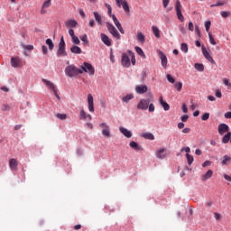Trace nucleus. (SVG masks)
<instances>
[{
    "label": "nucleus",
    "instance_id": "obj_1",
    "mask_svg": "<svg viewBox=\"0 0 231 231\" xmlns=\"http://www.w3.org/2000/svg\"><path fill=\"white\" fill-rule=\"evenodd\" d=\"M131 63L133 66L136 65V56L134 55V52H133L131 50H128L126 53H122L121 65L123 68H129Z\"/></svg>",
    "mask_w": 231,
    "mask_h": 231
},
{
    "label": "nucleus",
    "instance_id": "obj_2",
    "mask_svg": "<svg viewBox=\"0 0 231 231\" xmlns=\"http://www.w3.org/2000/svg\"><path fill=\"white\" fill-rule=\"evenodd\" d=\"M57 57H68V52L66 51V42H64V36H62L58 43V50L56 52Z\"/></svg>",
    "mask_w": 231,
    "mask_h": 231
},
{
    "label": "nucleus",
    "instance_id": "obj_3",
    "mask_svg": "<svg viewBox=\"0 0 231 231\" xmlns=\"http://www.w3.org/2000/svg\"><path fill=\"white\" fill-rule=\"evenodd\" d=\"M79 75H82V73H88L90 77H93L95 75V67L91 65V63L88 62H83L79 69Z\"/></svg>",
    "mask_w": 231,
    "mask_h": 231
},
{
    "label": "nucleus",
    "instance_id": "obj_4",
    "mask_svg": "<svg viewBox=\"0 0 231 231\" xmlns=\"http://www.w3.org/2000/svg\"><path fill=\"white\" fill-rule=\"evenodd\" d=\"M82 71L80 69L75 67V65H69L65 68V75L72 79V77H77V75H80Z\"/></svg>",
    "mask_w": 231,
    "mask_h": 231
},
{
    "label": "nucleus",
    "instance_id": "obj_5",
    "mask_svg": "<svg viewBox=\"0 0 231 231\" xmlns=\"http://www.w3.org/2000/svg\"><path fill=\"white\" fill-rule=\"evenodd\" d=\"M42 82H43V84L46 85V88H48L50 91H52V93L54 94L56 98H58V100H60V96H59V91L57 90V87H55V84H53V82L46 79H42Z\"/></svg>",
    "mask_w": 231,
    "mask_h": 231
},
{
    "label": "nucleus",
    "instance_id": "obj_6",
    "mask_svg": "<svg viewBox=\"0 0 231 231\" xmlns=\"http://www.w3.org/2000/svg\"><path fill=\"white\" fill-rule=\"evenodd\" d=\"M106 28L114 39H116V41H120V39H122L120 32H118V30L115 25H113V23L106 22Z\"/></svg>",
    "mask_w": 231,
    "mask_h": 231
},
{
    "label": "nucleus",
    "instance_id": "obj_7",
    "mask_svg": "<svg viewBox=\"0 0 231 231\" xmlns=\"http://www.w3.org/2000/svg\"><path fill=\"white\" fill-rule=\"evenodd\" d=\"M181 8H182L181 2H180V0H177L175 3V12H176L177 19H179L180 23H183L185 21V16H183Z\"/></svg>",
    "mask_w": 231,
    "mask_h": 231
},
{
    "label": "nucleus",
    "instance_id": "obj_8",
    "mask_svg": "<svg viewBox=\"0 0 231 231\" xmlns=\"http://www.w3.org/2000/svg\"><path fill=\"white\" fill-rule=\"evenodd\" d=\"M149 104H151V100L142 98L138 102L136 108L139 109V111H147V109L149 108Z\"/></svg>",
    "mask_w": 231,
    "mask_h": 231
},
{
    "label": "nucleus",
    "instance_id": "obj_9",
    "mask_svg": "<svg viewBox=\"0 0 231 231\" xmlns=\"http://www.w3.org/2000/svg\"><path fill=\"white\" fill-rule=\"evenodd\" d=\"M10 62L12 68H21L23 66V60L19 56H13Z\"/></svg>",
    "mask_w": 231,
    "mask_h": 231
},
{
    "label": "nucleus",
    "instance_id": "obj_10",
    "mask_svg": "<svg viewBox=\"0 0 231 231\" xmlns=\"http://www.w3.org/2000/svg\"><path fill=\"white\" fill-rule=\"evenodd\" d=\"M157 53H158L159 58L161 60V64H162V68L164 69H167V62H168L167 55H165V53L161 50L157 51Z\"/></svg>",
    "mask_w": 231,
    "mask_h": 231
},
{
    "label": "nucleus",
    "instance_id": "obj_11",
    "mask_svg": "<svg viewBox=\"0 0 231 231\" xmlns=\"http://www.w3.org/2000/svg\"><path fill=\"white\" fill-rule=\"evenodd\" d=\"M134 91L135 93H137V95H143L147 93V91H149V88L147 87V85H136L134 88Z\"/></svg>",
    "mask_w": 231,
    "mask_h": 231
},
{
    "label": "nucleus",
    "instance_id": "obj_12",
    "mask_svg": "<svg viewBox=\"0 0 231 231\" xmlns=\"http://www.w3.org/2000/svg\"><path fill=\"white\" fill-rule=\"evenodd\" d=\"M116 5L118 8H123L125 12L129 13V5L127 4V1L125 0H116Z\"/></svg>",
    "mask_w": 231,
    "mask_h": 231
},
{
    "label": "nucleus",
    "instance_id": "obj_13",
    "mask_svg": "<svg viewBox=\"0 0 231 231\" xmlns=\"http://www.w3.org/2000/svg\"><path fill=\"white\" fill-rule=\"evenodd\" d=\"M202 53L205 59H207L208 62H210V64H214L216 66V60H214V58H212V55H210V52L207 51V48H205V46H202Z\"/></svg>",
    "mask_w": 231,
    "mask_h": 231
},
{
    "label": "nucleus",
    "instance_id": "obj_14",
    "mask_svg": "<svg viewBox=\"0 0 231 231\" xmlns=\"http://www.w3.org/2000/svg\"><path fill=\"white\" fill-rule=\"evenodd\" d=\"M88 106L89 113H95V102L91 94L88 95Z\"/></svg>",
    "mask_w": 231,
    "mask_h": 231
},
{
    "label": "nucleus",
    "instance_id": "obj_15",
    "mask_svg": "<svg viewBox=\"0 0 231 231\" xmlns=\"http://www.w3.org/2000/svg\"><path fill=\"white\" fill-rule=\"evenodd\" d=\"M101 41L105 44V46H111L113 44V40L107 36V34L102 32L100 34Z\"/></svg>",
    "mask_w": 231,
    "mask_h": 231
},
{
    "label": "nucleus",
    "instance_id": "obj_16",
    "mask_svg": "<svg viewBox=\"0 0 231 231\" xmlns=\"http://www.w3.org/2000/svg\"><path fill=\"white\" fill-rule=\"evenodd\" d=\"M69 35L71 37V42L74 45L80 44V39H79L78 36L75 35V31L73 29L69 30Z\"/></svg>",
    "mask_w": 231,
    "mask_h": 231
},
{
    "label": "nucleus",
    "instance_id": "obj_17",
    "mask_svg": "<svg viewBox=\"0 0 231 231\" xmlns=\"http://www.w3.org/2000/svg\"><path fill=\"white\" fill-rule=\"evenodd\" d=\"M228 131H230V127L228 126V125L222 123L218 125V134L221 136H223L225 133H228Z\"/></svg>",
    "mask_w": 231,
    "mask_h": 231
},
{
    "label": "nucleus",
    "instance_id": "obj_18",
    "mask_svg": "<svg viewBox=\"0 0 231 231\" xmlns=\"http://www.w3.org/2000/svg\"><path fill=\"white\" fill-rule=\"evenodd\" d=\"M119 131L125 138H133V132H131L129 129L120 126Z\"/></svg>",
    "mask_w": 231,
    "mask_h": 231
},
{
    "label": "nucleus",
    "instance_id": "obj_19",
    "mask_svg": "<svg viewBox=\"0 0 231 231\" xmlns=\"http://www.w3.org/2000/svg\"><path fill=\"white\" fill-rule=\"evenodd\" d=\"M166 149L165 148H160L156 151L155 155L156 158L159 160H164V158H167V153H165Z\"/></svg>",
    "mask_w": 231,
    "mask_h": 231
},
{
    "label": "nucleus",
    "instance_id": "obj_20",
    "mask_svg": "<svg viewBox=\"0 0 231 231\" xmlns=\"http://www.w3.org/2000/svg\"><path fill=\"white\" fill-rule=\"evenodd\" d=\"M51 6V0L44 1L41 9L42 15H44V14H47L46 8H50Z\"/></svg>",
    "mask_w": 231,
    "mask_h": 231
},
{
    "label": "nucleus",
    "instance_id": "obj_21",
    "mask_svg": "<svg viewBox=\"0 0 231 231\" xmlns=\"http://www.w3.org/2000/svg\"><path fill=\"white\" fill-rule=\"evenodd\" d=\"M159 104L162 106L164 111H169V109H171V106H169L167 102L163 100V97H159Z\"/></svg>",
    "mask_w": 231,
    "mask_h": 231
},
{
    "label": "nucleus",
    "instance_id": "obj_22",
    "mask_svg": "<svg viewBox=\"0 0 231 231\" xmlns=\"http://www.w3.org/2000/svg\"><path fill=\"white\" fill-rule=\"evenodd\" d=\"M129 146L131 147V149H134V151H142L143 150L142 146H140V144H138V143H136L134 141H131L129 143Z\"/></svg>",
    "mask_w": 231,
    "mask_h": 231
},
{
    "label": "nucleus",
    "instance_id": "obj_23",
    "mask_svg": "<svg viewBox=\"0 0 231 231\" xmlns=\"http://www.w3.org/2000/svg\"><path fill=\"white\" fill-rule=\"evenodd\" d=\"M142 138H144V140H154V134L150 132H144L141 134Z\"/></svg>",
    "mask_w": 231,
    "mask_h": 231
},
{
    "label": "nucleus",
    "instance_id": "obj_24",
    "mask_svg": "<svg viewBox=\"0 0 231 231\" xmlns=\"http://www.w3.org/2000/svg\"><path fill=\"white\" fill-rule=\"evenodd\" d=\"M212 174H214V171L212 170H208L204 175H202L201 180L207 181V180H210V178H212Z\"/></svg>",
    "mask_w": 231,
    "mask_h": 231
},
{
    "label": "nucleus",
    "instance_id": "obj_25",
    "mask_svg": "<svg viewBox=\"0 0 231 231\" xmlns=\"http://www.w3.org/2000/svg\"><path fill=\"white\" fill-rule=\"evenodd\" d=\"M17 165H19V164H18L16 159H11L9 161V167H10L11 171H17Z\"/></svg>",
    "mask_w": 231,
    "mask_h": 231
},
{
    "label": "nucleus",
    "instance_id": "obj_26",
    "mask_svg": "<svg viewBox=\"0 0 231 231\" xmlns=\"http://www.w3.org/2000/svg\"><path fill=\"white\" fill-rule=\"evenodd\" d=\"M70 51H71V53H74L75 55H80V53H82V49H80V47H79L78 45H73L70 48Z\"/></svg>",
    "mask_w": 231,
    "mask_h": 231
},
{
    "label": "nucleus",
    "instance_id": "obj_27",
    "mask_svg": "<svg viewBox=\"0 0 231 231\" xmlns=\"http://www.w3.org/2000/svg\"><path fill=\"white\" fill-rule=\"evenodd\" d=\"M94 19L97 23V24L102 25V15L98 14V12H93Z\"/></svg>",
    "mask_w": 231,
    "mask_h": 231
},
{
    "label": "nucleus",
    "instance_id": "obj_28",
    "mask_svg": "<svg viewBox=\"0 0 231 231\" xmlns=\"http://www.w3.org/2000/svg\"><path fill=\"white\" fill-rule=\"evenodd\" d=\"M152 32L154 37H156V39H160L161 34H160V28H158V26L152 25Z\"/></svg>",
    "mask_w": 231,
    "mask_h": 231
},
{
    "label": "nucleus",
    "instance_id": "obj_29",
    "mask_svg": "<svg viewBox=\"0 0 231 231\" xmlns=\"http://www.w3.org/2000/svg\"><path fill=\"white\" fill-rule=\"evenodd\" d=\"M77 24H79V23H77L76 20H69L66 22L67 28H77Z\"/></svg>",
    "mask_w": 231,
    "mask_h": 231
},
{
    "label": "nucleus",
    "instance_id": "obj_30",
    "mask_svg": "<svg viewBox=\"0 0 231 231\" xmlns=\"http://www.w3.org/2000/svg\"><path fill=\"white\" fill-rule=\"evenodd\" d=\"M136 39L138 42H141V44H143V42H145V35L143 34L142 32H137Z\"/></svg>",
    "mask_w": 231,
    "mask_h": 231
},
{
    "label": "nucleus",
    "instance_id": "obj_31",
    "mask_svg": "<svg viewBox=\"0 0 231 231\" xmlns=\"http://www.w3.org/2000/svg\"><path fill=\"white\" fill-rule=\"evenodd\" d=\"M134 50L137 54H139L140 57L143 59H146L145 52H143V50L140 48L139 46L134 47Z\"/></svg>",
    "mask_w": 231,
    "mask_h": 231
},
{
    "label": "nucleus",
    "instance_id": "obj_32",
    "mask_svg": "<svg viewBox=\"0 0 231 231\" xmlns=\"http://www.w3.org/2000/svg\"><path fill=\"white\" fill-rule=\"evenodd\" d=\"M222 165H228L231 163V157L228 155H224L222 162H221Z\"/></svg>",
    "mask_w": 231,
    "mask_h": 231
},
{
    "label": "nucleus",
    "instance_id": "obj_33",
    "mask_svg": "<svg viewBox=\"0 0 231 231\" xmlns=\"http://www.w3.org/2000/svg\"><path fill=\"white\" fill-rule=\"evenodd\" d=\"M231 138V132H227L222 138V143H228Z\"/></svg>",
    "mask_w": 231,
    "mask_h": 231
},
{
    "label": "nucleus",
    "instance_id": "obj_34",
    "mask_svg": "<svg viewBox=\"0 0 231 231\" xmlns=\"http://www.w3.org/2000/svg\"><path fill=\"white\" fill-rule=\"evenodd\" d=\"M134 98V95L128 94L122 97L123 102H125V104L129 103L130 100H133Z\"/></svg>",
    "mask_w": 231,
    "mask_h": 231
},
{
    "label": "nucleus",
    "instance_id": "obj_35",
    "mask_svg": "<svg viewBox=\"0 0 231 231\" xmlns=\"http://www.w3.org/2000/svg\"><path fill=\"white\" fill-rule=\"evenodd\" d=\"M45 43L51 51L55 48V43H53V41L50 38L45 41Z\"/></svg>",
    "mask_w": 231,
    "mask_h": 231
},
{
    "label": "nucleus",
    "instance_id": "obj_36",
    "mask_svg": "<svg viewBox=\"0 0 231 231\" xmlns=\"http://www.w3.org/2000/svg\"><path fill=\"white\" fill-rule=\"evenodd\" d=\"M111 19L114 21V24L116 26V28L122 26V23H120V21H118V18H116V15L110 14Z\"/></svg>",
    "mask_w": 231,
    "mask_h": 231
},
{
    "label": "nucleus",
    "instance_id": "obj_37",
    "mask_svg": "<svg viewBox=\"0 0 231 231\" xmlns=\"http://www.w3.org/2000/svg\"><path fill=\"white\" fill-rule=\"evenodd\" d=\"M80 41L83 42L84 46H88L89 44V40L88 39V34H83L79 37Z\"/></svg>",
    "mask_w": 231,
    "mask_h": 231
},
{
    "label": "nucleus",
    "instance_id": "obj_38",
    "mask_svg": "<svg viewBox=\"0 0 231 231\" xmlns=\"http://www.w3.org/2000/svg\"><path fill=\"white\" fill-rule=\"evenodd\" d=\"M194 68L195 69H197V71H205V66L203 65V63H195Z\"/></svg>",
    "mask_w": 231,
    "mask_h": 231
},
{
    "label": "nucleus",
    "instance_id": "obj_39",
    "mask_svg": "<svg viewBox=\"0 0 231 231\" xmlns=\"http://www.w3.org/2000/svg\"><path fill=\"white\" fill-rule=\"evenodd\" d=\"M102 134L106 138H109V136H111V129L110 128H103L102 129Z\"/></svg>",
    "mask_w": 231,
    "mask_h": 231
},
{
    "label": "nucleus",
    "instance_id": "obj_40",
    "mask_svg": "<svg viewBox=\"0 0 231 231\" xmlns=\"http://www.w3.org/2000/svg\"><path fill=\"white\" fill-rule=\"evenodd\" d=\"M226 3L225 1L222 0H217L216 4H213L210 5V8H216L217 6H225Z\"/></svg>",
    "mask_w": 231,
    "mask_h": 231
},
{
    "label": "nucleus",
    "instance_id": "obj_41",
    "mask_svg": "<svg viewBox=\"0 0 231 231\" xmlns=\"http://www.w3.org/2000/svg\"><path fill=\"white\" fill-rule=\"evenodd\" d=\"M88 113H86V111L84 110V109H81L80 111H79V118L81 119V120H88Z\"/></svg>",
    "mask_w": 231,
    "mask_h": 231
},
{
    "label": "nucleus",
    "instance_id": "obj_42",
    "mask_svg": "<svg viewBox=\"0 0 231 231\" xmlns=\"http://www.w3.org/2000/svg\"><path fill=\"white\" fill-rule=\"evenodd\" d=\"M212 25V22H210V20H207L205 23H204V26L206 28V32L207 33H210V26Z\"/></svg>",
    "mask_w": 231,
    "mask_h": 231
},
{
    "label": "nucleus",
    "instance_id": "obj_43",
    "mask_svg": "<svg viewBox=\"0 0 231 231\" xmlns=\"http://www.w3.org/2000/svg\"><path fill=\"white\" fill-rule=\"evenodd\" d=\"M186 160L188 162V165H192V163L194 162V156L186 153Z\"/></svg>",
    "mask_w": 231,
    "mask_h": 231
},
{
    "label": "nucleus",
    "instance_id": "obj_44",
    "mask_svg": "<svg viewBox=\"0 0 231 231\" xmlns=\"http://www.w3.org/2000/svg\"><path fill=\"white\" fill-rule=\"evenodd\" d=\"M180 50L183 53H189V45L187 43H181Z\"/></svg>",
    "mask_w": 231,
    "mask_h": 231
},
{
    "label": "nucleus",
    "instance_id": "obj_45",
    "mask_svg": "<svg viewBox=\"0 0 231 231\" xmlns=\"http://www.w3.org/2000/svg\"><path fill=\"white\" fill-rule=\"evenodd\" d=\"M105 6L106 8H107L108 16L110 17L111 15H113V8L111 7V5L106 3Z\"/></svg>",
    "mask_w": 231,
    "mask_h": 231
},
{
    "label": "nucleus",
    "instance_id": "obj_46",
    "mask_svg": "<svg viewBox=\"0 0 231 231\" xmlns=\"http://www.w3.org/2000/svg\"><path fill=\"white\" fill-rule=\"evenodd\" d=\"M220 15H221V17H223V19H226V17L230 16V12L229 11H221Z\"/></svg>",
    "mask_w": 231,
    "mask_h": 231
},
{
    "label": "nucleus",
    "instance_id": "obj_47",
    "mask_svg": "<svg viewBox=\"0 0 231 231\" xmlns=\"http://www.w3.org/2000/svg\"><path fill=\"white\" fill-rule=\"evenodd\" d=\"M166 79L170 84H174L176 82V79H174L171 74H167Z\"/></svg>",
    "mask_w": 231,
    "mask_h": 231
},
{
    "label": "nucleus",
    "instance_id": "obj_48",
    "mask_svg": "<svg viewBox=\"0 0 231 231\" xmlns=\"http://www.w3.org/2000/svg\"><path fill=\"white\" fill-rule=\"evenodd\" d=\"M174 86L179 92L183 88V83L181 81L175 83Z\"/></svg>",
    "mask_w": 231,
    "mask_h": 231
},
{
    "label": "nucleus",
    "instance_id": "obj_49",
    "mask_svg": "<svg viewBox=\"0 0 231 231\" xmlns=\"http://www.w3.org/2000/svg\"><path fill=\"white\" fill-rule=\"evenodd\" d=\"M208 37L210 44H212V46H216V44L217 43L216 42V40H214V36H212L210 32H208Z\"/></svg>",
    "mask_w": 231,
    "mask_h": 231
},
{
    "label": "nucleus",
    "instance_id": "obj_50",
    "mask_svg": "<svg viewBox=\"0 0 231 231\" xmlns=\"http://www.w3.org/2000/svg\"><path fill=\"white\" fill-rule=\"evenodd\" d=\"M56 116L59 118V120H66V118H68L66 114H57Z\"/></svg>",
    "mask_w": 231,
    "mask_h": 231
},
{
    "label": "nucleus",
    "instance_id": "obj_51",
    "mask_svg": "<svg viewBox=\"0 0 231 231\" xmlns=\"http://www.w3.org/2000/svg\"><path fill=\"white\" fill-rule=\"evenodd\" d=\"M155 106H154V104H152V103H149V105H148V110H149V112L150 113H154V111H155Z\"/></svg>",
    "mask_w": 231,
    "mask_h": 231
},
{
    "label": "nucleus",
    "instance_id": "obj_52",
    "mask_svg": "<svg viewBox=\"0 0 231 231\" xmlns=\"http://www.w3.org/2000/svg\"><path fill=\"white\" fill-rule=\"evenodd\" d=\"M208 118H210V113H205L201 116V120H203L204 122L208 120Z\"/></svg>",
    "mask_w": 231,
    "mask_h": 231
},
{
    "label": "nucleus",
    "instance_id": "obj_53",
    "mask_svg": "<svg viewBox=\"0 0 231 231\" xmlns=\"http://www.w3.org/2000/svg\"><path fill=\"white\" fill-rule=\"evenodd\" d=\"M24 51H32L33 50V45H23Z\"/></svg>",
    "mask_w": 231,
    "mask_h": 231
},
{
    "label": "nucleus",
    "instance_id": "obj_54",
    "mask_svg": "<svg viewBox=\"0 0 231 231\" xmlns=\"http://www.w3.org/2000/svg\"><path fill=\"white\" fill-rule=\"evenodd\" d=\"M180 152H187V154H189V152H190V147L186 146L180 149Z\"/></svg>",
    "mask_w": 231,
    "mask_h": 231
},
{
    "label": "nucleus",
    "instance_id": "obj_55",
    "mask_svg": "<svg viewBox=\"0 0 231 231\" xmlns=\"http://www.w3.org/2000/svg\"><path fill=\"white\" fill-rule=\"evenodd\" d=\"M223 84H224V86H226L227 88H231V83L228 80V79H223Z\"/></svg>",
    "mask_w": 231,
    "mask_h": 231
},
{
    "label": "nucleus",
    "instance_id": "obj_56",
    "mask_svg": "<svg viewBox=\"0 0 231 231\" xmlns=\"http://www.w3.org/2000/svg\"><path fill=\"white\" fill-rule=\"evenodd\" d=\"M212 165V162L210 161H206L202 163V167L205 168V167H210Z\"/></svg>",
    "mask_w": 231,
    "mask_h": 231
},
{
    "label": "nucleus",
    "instance_id": "obj_57",
    "mask_svg": "<svg viewBox=\"0 0 231 231\" xmlns=\"http://www.w3.org/2000/svg\"><path fill=\"white\" fill-rule=\"evenodd\" d=\"M215 95H216L217 98H221V97H223V94L221 93V90H219V89L216 90Z\"/></svg>",
    "mask_w": 231,
    "mask_h": 231
},
{
    "label": "nucleus",
    "instance_id": "obj_58",
    "mask_svg": "<svg viewBox=\"0 0 231 231\" xmlns=\"http://www.w3.org/2000/svg\"><path fill=\"white\" fill-rule=\"evenodd\" d=\"M42 51L43 55H48V47H46L45 45H42Z\"/></svg>",
    "mask_w": 231,
    "mask_h": 231
},
{
    "label": "nucleus",
    "instance_id": "obj_59",
    "mask_svg": "<svg viewBox=\"0 0 231 231\" xmlns=\"http://www.w3.org/2000/svg\"><path fill=\"white\" fill-rule=\"evenodd\" d=\"M110 60L112 64H115V54H113V50L110 51Z\"/></svg>",
    "mask_w": 231,
    "mask_h": 231
},
{
    "label": "nucleus",
    "instance_id": "obj_60",
    "mask_svg": "<svg viewBox=\"0 0 231 231\" xmlns=\"http://www.w3.org/2000/svg\"><path fill=\"white\" fill-rule=\"evenodd\" d=\"M188 28H189V32H194V23L192 22H189Z\"/></svg>",
    "mask_w": 231,
    "mask_h": 231
},
{
    "label": "nucleus",
    "instance_id": "obj_61",
    "mask_svg": "<svg viewBox=\"0 0 231 231\" xmlns=\"http://www.w3.org/2000/svg\"><path fill=\"white\" fill-rule=\"evenodd\" d=\"M99 127H101L102 129H108L109 125H107L106 123H101L99 124Z\"/></svg>",
    "mask_w": 231,
    "mask_h": 231
},
{
    "label": "nucleus",
    "instance_id": "obj_62",
    "mask_svg": "<svg viewBox=\"0 0 231 231\" xmlns=\"http://www.w3.org/2000/svg\"><path fill=\"white\" fill-rule=\"evenodd\" d=\"M181 122H187V120H189V116L188 115H184L180 117Z\"/></svg>",
    "mask_w": 231,
    "mask_h": 231
},
{
    "label": "nucleus",
    "instance_id": "obj_63",
    "mask_svg": "<svg viewBox=\"0 0 231 231\" xmlns=\"http://www.w3.org/2000/svg\"><path fill=\"white\" fill-rule=\"evenodd\" d=\"M224 179L226 180V181H231V176L226 174V173H224Z\"/></svg>",
    "mask_w": 231,
    "mask_h": 231
},
{
    "label": "nucleus",
    "instance_id": "obj_64",
    "mask_svg": "<svg viewBox=\"0 0 231 231\" xmlns=\"http://www.w3.org/2000/svg\"><path fill=\"white\" fill-rule=\"evenodd\" d=\"M181 109L182 113H187L189 111V109L187 108V105L185 104H182Z\"/></svg>",
    "mask_w": 231,
    "mask_h": 231
}]
</instances>
